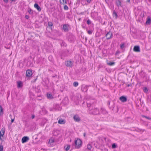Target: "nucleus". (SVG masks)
<instances>
[{
  "label": "nucleus",
  "mask_w": 151,
  "mask_h": 151,
  "mask_svg": "<svg viewBox=\"0 0 151 151\" xmlns=\"http://www.w3.org/2000/svg\"><path fill=\"white\" fill-rule=\"evenodd\" d=\"M28 12L30 14H32L33 13V11L30 8L28 9Z\"/></svg>",
  "instance_id": "cd10ccee"
},
{
  "label": "nucleus",
  "mask_w": 151,
  "mask_h": 151,
  "mask_svg": "<svg viewBox=\"0 0 151 151\" xmlns=\"http://www.w3.org/2000/svg\"><path fill=\"white\" fill-rule=\"evenodd\" d=\"M120 48L123 49H124V48L125 47V44L124 43H123L122 44H121L120 45Z\"/></svg>",
  "instance_id": "c756f323"
},
{
  "label": "nucleus",
  "mask_w": 151,
  "mask_h": 151,
  "mask_svg": "<svg viewBox=\"0 0 151 151\" xmlns=\"http://www.w3.org/2000/svg\"><path fill=\"white\" fill-rule=\"evenodd\" d=\"M100 111L101 112V114H107V112L106 111L105 109L103 108H101Z\"/></svg>",
  "instance_id": "ddd939ff"
},
{
  "label": "nucleus",
  "mask_w": 151,
  "mask_h": 151,
  "mask_svg": "<svg viewBox=\"0 0 151 151\" xmlns=\"http://www.w3.org/2000/svg\"><path fill=\"white\" fill-rule=\"evenodd\" d=\"M29 139V138L27 136L23 137L22 139V143H24L27 142Z\"/></svg>",
  "instance_id": "f8f14e48"
},
{
  "label": "nucleus",
  "mask_w": 151,
  "mask_h": 151,
  "mask_svg": "<svg viewBox=\"0 0 151 151\" xmlns=\"http://www.w3.org/2000/svg\"><path fill=\"white\" fill-rule=\"evenodd\" d=\"M80 19H79V20H80Z\"/></svg>",
  "instance_id": "864d4df0"
},
{
  "label": "nucleus",
  "mask_w": 151,
  "mask_h": 151,
  "mask_svg": "<svg viewBox=\"0 0 151 151\" xmlns=\"http://www.w3.org/2000/svg\"><path fill=\"white\" fill-rule=\"evenodd\" d=\"M73 119L76 122H78L80 121V118L78 114H76L74 116Z\"/></svg>",
  "instance_id": "1a4fd4ad"
},
{
  "label": "nucleus",
  "mask_w": 151,
  "mask_h": 151,
  "mask_svg": "<svg viewBox=\"0 0 151 151\" xmlns=\"http://www.w3.org/2000/svg\"><path fill=\"white\" fill-rule=\"evenodd\" d=\"M73 61H71L70 60L65 61V65L67 67H72L73 66Z\"/></svg>",
  "instance_id": "20e7f679"
},
{
  "label": "nucleus",
  "mask_w": 151,
  "mask_h": 151,
  "mask_svg": "<svg viewBox=\"0 0 151 151\" xmlns=\"http://www.w3.org/2000/svg\"><path fill=\"white\" fill-rule=\"evenodd\" d=\"M143 90L144 92L145 93H147L148 91V89L146 87H144L143 88Z\"/></svg>",
  "instance_id": "393cba45"
},
{
  "label": "nucleus",
  "mask_w": 151,
  "mask_h": 151,
  "mask_svg": "<svg viewBox=\"0 0 151 151\" xmlns=\"http://www.w3.org/2000/svg\"><path fill=\"white\" fill-rule=\"evenodd\" d=\"M75 148H79L82 146V141L80 139H78L75 141Z\"/></svg>",
  "instance_id": "f03ea898"
},
{
  "label": "nucleus",
  "mask_w": 151,
  "mask_h": 151,
  "mask_svg": "<svg viewBox=\"0 0 151 151\" xmlns=\"http://www.w3.org/2000/svg\"><path fill=\"white\" fill-rule=\"evenodd\" d=\"M127 2H129L130 1V0H127Z\"/></svg>",
  "instance_id": "8fccbe9b"
},
{
  "label": "nucleus",
  "mask_w": 151,
  "mask_h": 151,
  "mask_svg": "<svg viewBox=\"0 0 151 151\" xmlns=\"http://www.w3.org/2000/svg\"><path fill=\"white\" fill-rule=\"evenodd\" d=\"M48 59L50 61H52V56H49L48 57Z\"/></svg>",
  "instance_id": "58836bf2"
},
{
  "label": "nucleus",
  "mask_w": 151,
  "mask_h": 151,
  "mask_svg": "<svg viewBox=\"0 0 151 151\" xmlns=\"http://www.w3.org/2000/svg\"><path fill=\"white\" fill-rule=\"evenodd\" d=\"M6 3H7L8 2V0H3Z\"/></svg>",
  "instance_id": "a19ab883"
},
{
  "label": "nucleus",
  "mask_w": 151,
  "mask_h": 151,
  "mask_svg": "<svg viewBox=\"0 0 151 151\" xmlns=\"http://www.w3.org/2000/svg\"><path fill=\"white\" fill-rule=\"evenodd\" d=\"M91 86L90 85H83L81 86V88L82 91L83 92H86L88 90V88L89 87Z\"/></svg>",
  "instance_id": "39448f33"
},
{
  "label": "nucleus",
  "mask_w": 151,
  "mask_h": 151,
  "mask_svg": "<svg viewBox=\"0 0 151 151\" xmlns=\"http://www.w3.org/2000/svg\"><path fill=\"white\" fill-rule=\"evenodd\" d=\"M86 134L85 133H84L83 134V136L84 137H85L86 136Z\"/></svg>",
  "instance_id": "de8ad7c7"
},
{
  "label": "nucleus",
  "mask_w": 151,
  "mask_h": 151,
  "mask_svg": "<svg viewBox=\"0 0 151 151\" xmlns=\"http://www.w3.org/2000/svg\"><path fill=\"white\" fill-rule=\"evenodd\" d=\"M134 51L136 52H139L140 51V47L139 46H135L133 48Z\"/></svg>",
  "instance_id": "9b49d317"
},
{
  "label": "nucleus",
  "mask_w": 151,
  "mask_h": 151,
  "mask_svg": "<svg viewBox=\"0 0 151 151\" xmlns=\"http://www.w3.org/2000/svg\"><path fill=\"white\" fill-rule=\"evenodd\" d=\"M83 14V12H81V13L80 14L82 15Z\"/></svg>",
  "instance_id": "603ef678"
},
{
  "label": "nucleus",
  "mask_w": 151,
  "mask_h": 151,
  "mask_svg": "<svg viewBox=\"0 0 151 151\" xmlns=\"http://www.w3.org/2000/svg\"><path fill=\"white\" fill-rule=\"evenodd\" d=\"M64 9L65 10H68V8L66 5H65L64 6Z\"/></svg>",
  "instance_id": "f704fd0d"
},
{
  "label": "nucleus",
  "mask_w": 151,
  "mask_h": 151,
  "mask_svg": "<svg viewBox=\"0 0 151 151\" xmlns=\"http://www.w3.org/2000/svg\"><path fill=\"white\" fill-rule=\"evenodd\" d=\"M115 63L114 62H110L107 63V64L110 66H112Z\"/></svg>",
  "instance_id": "7c9ffc66"
},
{
  "label": "nucleus",
  "mask_w": 151,
  "mask_h": 151,
  "mask_svg": "<svg viewBox=\"0 0 151 151\" xmlns=\"http://www.w3.org/2000/svg\"><path fill=\"white\" fill-rule=\"evenodd\" d=\"M87 149L89 150H91L92 148L91 145L90 144H88L87 145Z\"/></svg>",
  "instance_id": "c85d7f7f"
},
{
  "label": "nucleus",
  "mask_w": 151,
  "mask_h": 151,
  "mask_svg": "<svg viewBox=\"0 0 151 151\" xmlns=\"http://www.w3.org/2000/svg\"><path fill=\"white\" fill-rule=\"evenodd\" d=\"M5 131V128H3L1 130L0 132V136L3 137L4 135Z\"/></svg>",
  "instance_id": "4468645a"
},
{
  "label": "nucleus",
  "mask_w": 151,
  "mask_h": 151,
  "mask_svg": "<svg viewBox=\"0 0 151 151\" xmlns=\"http://www.w3.org/2000/svg\"><path fill=\"white\" fill-rule=\"evenodd\" d=\"M55 142L54 139H50L49 140L48 144L51 145H54V143Z\"/></svg>",
  "instance_id": "a211bd4d"
},
{
  "label": "nucleus",
  "mask_w": 151,
  "mask_h": 151,
  "mask_svg": "<svg viewBox=\"0 0 151 151\" xmlns=\"http://www.w3.org/2000/svg\"><path fill=\"white\" fill-rule=\"evenodd\" d=\"M112 147L113 148H115L116 147V145L115 143H114L112 145Z\"/></svg>",
  "instance_id": "72a5a7b5"
},
{
  "label": "nucleus",
  "mask_w": 151,
  "mask_h": 151,
  "mask_svg": "<svg viewBox=\"0 0 151 151\" xmlns=\"http://www.w3.org/2000/svg\"><path fill=\"white\" fill-rule=\"evenodd\" d=\"M113 17H115V18L116 19L118 17V15L116 12L114 11L113 13Z\"/></svg>",
  "instance_id": "412c9836"
},
{
  "label": "nucleus",
  "mask_w": 151,
  "mask_h": 151,
  "mask_svg": "<svg viewBox=\"0 0 151 151\" xmlns=\"http://www.w3.org/2000/svg\"><path fill=\"white\" fill-rule=\"evenodd\" d=\"M0 151H3V146L1 145H0Z\"/></svg>",
  "instance_id": "c9c22d12"
},
{
  "label": "nucleus",
  "mask_w": 151,
  "mask_h": 151,
  "mask_svg": "<svg viewBox=\"0 0 151 151\" xmlns=\"http://www.w3.org/2000/svg\"><path fill=\"white\" fill-rule=\"evenodd\" d=\"M78 85V83L77 82H74L73 83V86L75 87H76Z\"/></svg>",
  "instance_id": "bb28decb"
},
{
  "label": "nucleus",
  "mask_w": 151,
  "mask_h": 151,
  "mask_svg": "<svg viewBox=\"0 0 151 151\" xmlns=\"http://www.w3.org/2000/svg\"><path fill=\"white\" fill-rule=\"evenodd\" d=\"M14 119H11V123H13L14 122Z\"/></svg>",
  "instance_id": "49530a36"
},
{
  "label": "nucleus",
  "mask_w": 151,
  "mask_h": 151,
  "mask_svg": "<svg viewBox=\"0 0 151 151\" xmlns=\"http://www.w3.org/2000/svg\"><path fill=\"white\" fill-rule=\"evenodd\" d=\"M17 87L18 88L22 87L23 86V84L21 81H19L17 82Z\"/></svg>",
  "instance_id": "f3484780"
},
{
  "label": "nucleus",
  "mask_w": 151,
  "mask_h": 151,
  "mask_svg": "<svg viewBox=\"0 0 151 151\" xmlns=\"http://www.w3.org/2000/svg\"><path fill=\"white\" fill-rule=\"evenodd\" d=\"M60 2L61 4H66L67 3L66 0H60Z\"/></svg>",
  "instance_id": "4be33fe9"
},
{
  "label": "nucleus",
  "mask_w": 151,
  "mask_h": 151,
  "mask_svg": "<svg viewBox=\"0 0 151 151\" xmlns=\"http://www.w3.org/2000/svg\"><path fill=\"white\" fill-rule=\"evenodd\" d=\"M3 114V109L2 107L0 106V116L1 115Z\"/></svg>",
  "instance_id": "a878e982"
},
{
  "label": "nucleus",
  "mask_w": 151,
  "mask_h": 151,
  "mask_svg": "<svg viewBox=\"0 0 151 151\" xmlns=\"http://www.w3.org/2000/svg\"><path fill=\"white\" fill-rule=\"evenodd\" d=\"M70 28V26L68 24H64L63 25V30L64 32H68Z\"/></svg>",
  "instance_id": "7ed1b4c3"
},
{
  "label": "nucleus",
  "mask_w": 151,
  "mask_h": 151,
  "mask_svg": "<svg viewBox=\"0 0 151 151\" xmlns=\"http://www.w3.org/2000/svg\"><path fill=\"white\" fill-rule=\"evenodd\" d=\"M47 98L49 99H52L53 98L52 95L49 93H47Z\"/></svg>",
  "instance_id": "5701e85b"
},
{
  "label": "nucleus",
  "mask_w": 151,
  "mask_h": 151,
  "mask_svg": "<svg viewBox=\"0 0 151 151\" xmlns=\"http://www.w3.org/2000/svg\"><path fill=\"white\" fill-rule=\"evenodd\" d=\"M120 100L122 102H124L127 101V98L124 96H122L120 98Z\"/></svg>",
  "instance_id": "dca6fc26"
},
{
  "label": "nucleus",
  "mask_w": 151,
  "mask_h": 151,
  "mask_svg": "<svg viewBox=\"0 0 151 151\" xmlns=\"http://www.w3.org/2000/svg\"><path fill=\"white\" fill-rule=\"evenodd\" d=\"M151 23V18L148 17L147 19V21L146 23L147 24H150Z\"/></svg>",
  "instance_id": "6ab92c4d"
},
{
  "label": "nucleus",
  "mask_w": 151,
  "mask_h": 151,
  "mask_svg": "<svg viewBox=\"0 0 151 151\" xmlns=\"http://www.w3.org/2000/svg\"><path fill=\"white\" fill-rule=\"evenodd\" d=\"M115 3L117 6L122 7L121 0H116Z\"/></svg>",
  "instance_id": "9d476101"
},
{
  "label": "nucleus",
  "mask_w": 151,
  "mask_h": 151,
  "mask_svg": "<svg viewBox=\"0 0 151 151\" xmlns=\"http://www.w3.org/2000/svg\"><path fill=\"white\" fill-rule=\"evenodd\" d=\"M61 45L62 46H66V43L64 42L63 41H62V43H61Z\"/></svg>",
  "instance_id": "473e14b6"
},
{
  "label": "nucleus",
  "mask_w": 151,
  "mask_h": 151,
  "mask_svg": "<svg viewBox=\"0 0 151 151\" xmlns=\"http://www.w3.org/2000/svg\"><path fill=\"white\" fill-rule=\"evenodd\" d=\"M57 75H56L55 76H53L52 77L54 78V77H57Z\"/></svg>",
  "instance_id": "3c124183"
},
{
  "label": "nucleus",
  "mask_w": 151,
  "mask_h": 151,
  "mask_svg": "<svg viewBox=\"0 0 151 151\" xmlns=\"http://www.w3.org/2000/svg\"><path fill=\"white\" fill-rule=\"evenodd\" d=\"M35 117V115H34L32 114V119H33Z\"/></svg>",
  "instance_id": "79ce46f5"
},
{
  "label": "nucleus",
  "mask_w": 151,
  "mask_h": 151,
  "mask_svg": "<svg viewBox=\"0 0 151 151\" xmlns=\"http://www.w3.org/2000/svg\"><path fill=\"white\" fill-rule=\"evenodd\" d=\"M87 23L88 25H89L91 24V21L89 19H88L87 21Z\"/></svg>",
  "instance_id": "4c0bfd02"
},
{
  "label": "nucleus",
  "mask_w": 151,
  "mask_h": 151,
  "mask_svg": "<svg viewBox=\"0 0 151 151\" xmlns=\"http://www.w3.org/2000/svg\"><path fill=\"white\" fill-rule=\"evenodd\" d=\"M70 147V145H68L67 146H64V148L66 151H68Z\"/></svg>",
  "instance_id": "b1692460"
},
{
  "label": "nucleus",
  "mask_w": 151,
  "mask_h": 151,
  "mask_svg": "<svg viewBox=\"0 0 151 151\" xmlns=\"http://www.w3.org/2000/svg\"><path fill=\"white\" fill-rule=\"evenodd\" d=\"M34 6L39 12H40L41 11V9L38 4L35 3Z\"/></svg>",
  "instance_id": "2eb2a0df"
},
{
  "label": "nucleus",
  "mask_w": 151,
  "mask_h": 151,
  "mask_svg": "<svg viewBox=\"0 0 151 151\" xmlns=\"http://www.w3.org/2000/svg\"><path fill=\"white\" fill-rule=\"evenodd\" d=\"M113 34L112 32L109 31L106 35V37L107 40H109L111 38L113 37Z\"/></svg>",
  "instance_id": "0eeeda50"
},
{
  "label": "nucleus",
  "mask_w": 151,
  "mask_h": 151,
  "mask_svg": "<svg viewBox=\"0 0 151 151\" xmlns=\"http://www.w3.org/2000/svg\"><path fill=\"white\" fill-rule=\"evenodd\" d=\"M93 31L92 30H89L87 31L88 33L89 34L91 35Z\"/></svg>",
  "instance_id": "e433bc0d"
},
{
  "label": "nucleus",
  "mask_w": 151,
  "mask_h": 151,
  "mask_svg": "<svg viewBox=\"0 0 151 151\" xmlns=\"http://www.w3.org/2000/svg\"><path fill=\"white\" fill-rule=\"evenodd\" d=\"M144 117L146 118V119H147L149 120H150L151 119V118L148 117V116H144Z\"/></svg>",
  "instance_id": "ea45409f"
},
{
  "label": "nucleus",
  "mask_w": 151,
  "mask_h": 151,
  "mask_svg": "<svg viewBox=\"0 0 151 151\" xmlns=\"http://www.w3.org/2000/svg\"><path fill=\"white\" fill-rule=\"evenodd\" d=\"M107 104H108V106H110V101H108Z\"/></svg>",
  "instance_id": "37998d69"
},
{
  "label": "nucleus",
  "mask_w": 151,
  "mask_h": 151,
  "mask_svg": "<svg viewBox=\"0 0 151 151\" xmlns=\"http://www.w3.org/2000/svg\"><path fill=\"white\" fill-rule=\"evenodd\" d=\"M87 106L88 108V111L89 114L94 115L101 114V112L99 109L95 107L93 104H91L89 100L87 101Z\"/></svg>",
  "instance_id": "f257e3e1"
},
{
  "label": "nucleus",
  "mask_w": 151,
  "mask_h": 151,
  "mask_svg": "<svg viewBox=\"0 0 151 151\" xmlns=\"http://www.w3.org/2000/svg\"><path fill=\"white\" fill-rule=\"evenodd\" d=\"M68 39L69 42H73L74 41L75 37L72 34H70L68 37Z\"/></svg>",
  "instance_id": "6e6552de"
},
{
  "label": "nucleus",
  "mask_w": 151,
  "mask_h": 151,
  "mask_svg": "<svg viewBox=\"0 0 151 151\" xmlns=\"http://www.w3.org/2000/svg\"><path fill=\"white\" fill-rule=\"evenodd\" d=\"M65 52H67L68 53H69V51L68 50H67L65 51Z\"/></svg>",
  "instance_id": "09e8293b"
},
{
  "label": "nucleus",
  "mask_w": 151,
  "mask_h": 151,
  "mask_svg": "<svg viewBox=\"0 0 151 151\" xmlns=\"http://www.w3.org/2000/svg\"><path fill=\"white\" fill-rule=\"evenodd\" d=\"M65 122L64 119H60L58 121V123L60 124H63Z\"/></svg>",
  "instance_id": "aec40b11"
},
{
  "label": "nucleus",
  "mask_w": 151,
  "mask_h": 151,
  "mask_svg": "<svg viewBox=\"0 0 151 151\" xmlns=\"http://www.w3.org/2000/svg\"><path fill=\"white\" fill-rule=\"evenodd\" d=\"M25 17L26 19H28L29 17L28 16L26 15H25Z\"/></svg>",
  "instance_id": "c03bdc74"
},
{
  "label": "nucleus",
  "mask_w": 151,
  "mask_h": 151,
  "mask_svg": "<svg viewBox=\"0 0 151 151\" xmlns=\"http://www.w3.org/2000/svg\"><path fill=\"white\" fill-rule=\"evenodd\" d=\"M87 2L88 3H90L91 1V0H86Z\"/></svg>",
  "instance_id": "a18cd8bd"
},
{
  "label": "nucleus",
  "mask_w": 151,
  "mask_h": 151,
  "mask_svg": "<svg viewBox=\"0 0 151 151\" xmlns=\"http://www.w3.org/2000/svg\"><path fill=\"white\" fill-rule=\"evenodd\" d=\"M32 70L28 69L26 71V76L28 78L32 77Z\"/></svg>",
  "instance_id": "423d86ee"
},
{
  "label": "nucleus",
  "mask_w": 151,
  "mask_h": 151,
  "mask_svg": "<svg viewBox=\"0 0 151 151\" xmlns=\"http://www.w3.org/2000/svg\"><path fill=\"white\" fill-rule=\"evenodd\" d=\"M48 26L49 27H52L53 26V23L52 22H48Z\"/></svg>",
  "instance_id": "2f4dec72"
}]
</instances>
